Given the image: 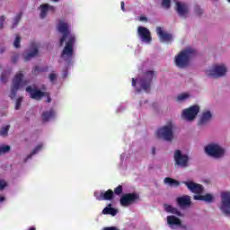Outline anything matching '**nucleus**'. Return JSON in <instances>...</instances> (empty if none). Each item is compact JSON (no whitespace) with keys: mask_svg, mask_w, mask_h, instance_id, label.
<instances>
[{"mask_svg":"<svg viewBox=\"0 0 230 230\" xmlns=\"http://www.w3.org/2000/svg\"><path fill=\"white\" fill-rule=\"evenodd\" d=\"M174 10L181 19H188L190 17V4L176 0Z\"/></svg>","mask_w":230,"mask_h":230,"instance_id":"9b49d317","label":"nucleus"},{"mask_svg":"<svg viewBox=\"0 0 230 230\" xmlns=\"http://www.w3.org/2000/svg\"><path fill=\"white\" fill-rule=\"evenodd\" d=\"M14 48H21V36L16 35L13 41Z\"/></svg>","mask_w":230,"mask_h":230,"instance_id":"e433bc0d","label":"nucleus"},{"mask_svg":"<svg viewBox=\"0 0 230 230\" xmlns=\"http://www.w3.org/2000/svg\"><path fill=\"white\" fill-rule=\"evenodd\" d=\"M194 12L196 15H202V9L200 8V6L196 5L194 7Z\"/></svg>","mask_w":230,"mask_h":230,"instance_id":"a19ab883","label":"nucleus"},{"mask_svg":"<svg viewBox=\"0 0 230 230\" xmlns=\"http://www.w3.org/2000/svg\"><path fill=\"white\" fill-rule=\"evenodd\" d=\"M194 200H202L203 202L211 203L215 200V196L211 193L199 194L193 197Z\"/></svg>","mask_w":230,"mask_h":230,"instance_id":"393cba45","label":"nucleus"},{"mask_svg":"<svg viewBox=\"0 0 230 230\" xmlns=\"http://www.w3.org/2000/svg\"><path fill=\"white\" fill-rule=\"evenodd\" d=\"M40 19H46L49 13H55V6L49 4H41L39 7Z\"/></svg>","mask_w":230,"mask_h":230,"instance_id":"aec40b11","label":"nucleus"},{"mask_svg":"<svg viewBox=\"0 0 230 230\" xmlns=\"http://www.w3.org/2000/svg\"><path fill=\"white\" fill-rule=\"evenodd\" d=\"M177 205L182 209L191 207V196L184 195L176 199Z\"/></svg>","mask_w":230,"mask_h":230,"instance_id":"5701e85b","label":"nucleus"},{"mask_svg":"<svg viewBox=\"0 0 230 230\" xmlns=\"http://www.w3.org/2000/svg\"><path fill=\"white\" fill-rule=\"evenodd\" d=\"M10 130V125L3 126L0 129L1 137H8V131Z\"/></svg>","mask_w":230,"mask_h":230,"instance_id":"2f4dec72","label":"nucleus"},{"mask_svg":"<svg viewBox=\"0 0 230 230\" xmlns=\"http://www.w3.org/2000/svg\"><path fill=\"white\" fill-rule=\"evenodd\" d=\"M228 71L229 68L226 63H216L205 71V75L210 78H222L227 75Z\"/></svg>","mask_w":230,"mask_h":230,"instance_id":"20e7f679","label":"nucleus"},{"mask_svg":"<svg viewBox=\"0 0 230 230\" xmlns=\"http://www.w3.org/2000/svg\"><path fill=\"white\" fill-rule=\"evenodd\" d=\"M191 98V93L186 92L181 93L177 95L176 102H179V103H183V102H188Z\"/></svg>","mask_w":230,"mask_h":230,"instance_id":"c756f323","label":"nucleus"},{"mask_svg":"<svg viewBox=\"0 0 230 230\" xmlns=\"http://www.w3.org/2000/svg\"><path fill=\"white\" fill-rule=\"evenodd\" d=\"M154 76H155V73L152 70L146 72L142 77L133 78L132 79V87L137 91V93H141V91H145L148 93L150 91V86L152 85V80H154Z\"/></svg>","mask_w":230,"mask_h":230,"instance_id":"f03ea898","label":"nucleus"},{"mask_svg":"<svg viewBox=\"0 0 230 230\" xmlns=\"http://www.w3.org/2000/svg\"><path fill=\"white\" fill-rule=\"evenodd\" d=\"M6 19L4 18V16H1L0 18V28H3V25L4 24V21Z\"/></svg>","mask_w":230,"mask_h":230,"instance_id":"79ce46f5","label":"nucleus"},{"mask_svg":"<svg viewBox=\"0 0 230 230\" xmlns=\"http://www.w3.org/2000/svg\"><path fill=\"white\" fill-rule=\"evenodd\" d=\"M49 81L52 83L57 82L58 75L54 72L50 73L49 75Z\"/></svg>","mask_w":230,"mask_h":230,"instance_id":"ea45409f","label":"nucleus"},{"mask_svg":"<svg viewBox=\"0 0 230 230\" xmlns=\"http://www.w3.org/2000/svg\"><path fill=\"white\" fill-rule=\"evenodd\" d=\"M115 195H121L123 193V187L119 185L117 188L114 189Z\"/></svg>","mask_w":230,"mask_h":230,"instance_id":"58836bf2","label":"nucleus"},{"mask_svg":"<svg viewBox=\"0 0 230 230\" xmlns=\"http://www.w3.org/2000/svg\"><path fill=\"white\" fill-rule=\"evenodd\" d=\"M181 183L184 184L187 190L191 193H195L196 195H202V193H204V186L191 180L183 181Z\"/></svg>","mask_w":230,"mask_h":230,"instance_id":"4468645a","label":"nucleus"},{"mask_svg":"<svg viewBox=\"0 0 230 230\" xmlns=\"http://www.w3.org/2000/svg\"><path fill=\"white\" fill-rule=\"evenodd\" d=\"M212 1H218V0H212Z\"/></svg>","mask_w":230,"mask_h":230,"instance_id":"603ef678","label":"nucleus"},{"mask_svg":"<svg viewBox=\"0 0 230 230\" xmlns=\"http://www.w3.org/2000/svg\"><path fill=\"white\" fill-rule=\"evenodd\" d=\"M173 159L174 166L177 168H188L190 166V155L184 151H174Z\"/></svg>","mask_w":230,"mask_h":230,"instance_id":"6e6552de","label":"nucleus"},{"mask_svg":"<svg viewBox=\"0 0 230 230\" xmlns=\"http://www.w3.org/2000/svg\"><path fill=\"white\" fill-rule=\"evenodd\" d=\"M29 230H35V227H31Z\"/></svg>","mask_w":230,"mask_h":230,"instance_id":"3c124183","label":"nucleus"},{"mask_svg":"<svg viewBox=\"0 0 230 230\" xmlns=\"http://www.w3.org/2000/svg\"><path fill=\"white\" fill-rule=\"evenodd\" d=\"M167 226L170 229H181L182 227V220L176 216L171 215L166 217Z\"/></svg>","mask_w":230,"mask_h":230,"instance_id":"6ab92c4d","label":"nucleus"},{"mask_svg":"<svg viewBox=\"0 0 230 230\" xmlns=\"http://www.w3.org/2000/svg\"><path fill=\"white\" fill-rule=\"evenodd\" d=\"M55 118H57V111L53 109L45 111L41 113V120L44 123H48V121H51V119H55Z\"/></svg>","mask_w":230,"mask_h":230,"instance_id":"b1692460","label":"nucleus"},{"mask_svg":"<svg viewBox=\"0 0 230 230\" xmlns=\"http://www.w3.org/2000/svg\"><path fill=\"white\" fill-rule=\"evenodd\" d=\"M66 76H67V71L66 70H63L62 77L66 78Z\"/></svg>","mask_w":230,"mask_h":230,"instance_id":"a18cd8bd","label":"nucleus"},{"mask_svg":"<svg viewBox=\"0 0 230 230\" xmlns=\"http://www.w3.org/2000/svg\"><path fill=\"white\" fill-rule=\"evenodd\" d=\"M140 21H146V17L141 16V17H140Z\"/></svg>","mask_w":230,"mask_h":230,"instance_id":"49530a36","label":"nucleus"},{"mask_svg":"<svg viewBox=\"0 0 230 230\" xmlns=\"http://www.w3.org/2000/svg\"><path fill=\"white\" fill-rule=\"evenodd\" d=\"M124 157H125V155H120L121 161H123Z\"/></svg>","mask_w":230,"mask_h":230,"instance_id":"09e8293b","label":"nucleus"},{"mask_svg":"<svg viewBox=\"0 0 230 230\" xmlns=\"http://www.w3.org/2000/svg\"><path fill=\"white\" fill-rule=\"evenodd\" d=\"M199 112H200V106L192 105L189 108L182 110L181 119H184V121H189L190 123H191V121H195L197 116H199Z\"/></svg>","mask_w":230,"mask_h":230,"instance_id":"9d476101","label":"nucleus"},{"mask_svg":"<svg viewBox=\"0 0 230 230\" xmlns=\"http://www.w3.org/2000/svg\"><path fill=\"white\" fill-rule=\"evenodd\" d=\"M156 33L161 42H164L165 44H170V42L173 40V36L166 32V31H164L163 27H157Z\"/></svg>","mask_w":230,"mask_h":230,"instance_id":"a211bd4d","label":"nucleus"},{"mask_svg":"<svg viewBox=\"0 0 230 230\" xmlns=\"http://www.w3.org/2000/svg\"><path fill=\"white\" fill-rule=\"evenodd\" d=\"M44 150V143H39L38 145H36V146L32 149V151L31 152V154L27 156V160L28 159H31V157H33V155H37V154H39L40 152H42Z\"/></svg>","mask_w":230,"mask_h":230,"instance_id":"c85d7f7f","label":"nucleus"},{"mask_svg":"<svg viewBox=\"0 0 230 230\" xmlns=\"http://www.w3.org/2000/svg\"><path fill=\"white\" fill-rule=\"evenodd\" d=\"M137 200H139V195L128 193L121 196L119 202L122 208H128V206H132Z\"/></svg>","mask_w":230,"mask_h":230,"instance_id":"dca6fc26","label":"nucleus"},{"mask_svg":"<svg viewBox=\"0 0 230 230\" xmlns=\"http://www.w3.org/2000/svg\"><path fill=\"white\" fill-rule=\"evenodd\" d=\"M102 215H111V217H116L118 215V209L112 208V204H109L103 208Z\"/></svg>","mask_w":230,"mask_h":230,"instance_id":"cd10ccee","label":"nucleus"},{"mask_svg":"<svg viewBox=\"0 0 230 230\" xmlns=\"http://www.w3.org/2000/svg\"><path fill=\"white\" fill-rule=\"evenodd\" d=\"M10 76V73L8 72H4L1 75L0 80L1 82H3L4 84H6V82H8V77Z\"/></svg>","mask_w":230,"mask_h":230,"instance_id":"c9c22d12","label":"nucleus"},{"mask_svg":"<svg viewBox=\"0 0 230 230\" xmlns=\"http://www.w3.org/2000/svg\"><path fill=\"white\" fill-rule=\"evenodd\" d=\"M6 188H8V181L4 179H0V191H4Z\"/></svg>","mask_w":230,"mask_h":230,"instance_id":"72a5a7b5","label":"nucleus"},{"mask_svg":"<svg viewBox=\"0 0 230 230\" xmlns=\"http://www.w3.org/2000/svg\"><path fill=\"white\" fill-rule=\"evenodd\" d=\"M21 103H22V97L16 99V102H15V110L16 111H19V109H21Z\"/></svg>","mask_w":230,"mask_h":230,"instance_id":"4c0bfd02","label":"nucleus"},{"mask_svg":"<svg viewBox=\"0 0 230 230\" xmlns=\"http://www.w3.org/2000/svg\"><path fill=\"white\" fill-rule=\"evenodd\" d=\"M39 48H40V43L37 41L31 42L29 50L23 53L24 60L28 62V60H31L33 57H37V55H39Z\"/></svg>","mask_w":230,"mask_h":230,"instance_id":"f3484780","label":"nucleus"},{"mask_svg":"<svg viewBox=\"0 0 230 230\" xmlns=\"http://www.w3.org/2000/svg\"><path fill=\"white\" fill-rule=\"evenodd\" d=\"M57 28L59 33L63 34L62 38L59 40L60 46H62V44H64L66 40H69L70 35H75V33H72L71 31H69L71 26L65 19H60L58 21L57 24Z\"/></svg>","mask_w":230,"mask_h":230,"instance_id":"1a4fd4ad","label":"nucleus"},{"mask_svg":"<svg viewBox=\"0 0 230 230\" xmlns=\"http://www.w3.org/2000/svg\"><path fill=\"white\" fill-rule=\"evenodd\" d=\"M162 6L163 8H165V10H168L172 6V0H162Z\"/></svg>","mask_w":230,"mask_h":230,"instance_id":"f704fd0d","label":"nucleus"},{"mask_svg":"<svg viewBox=\"0 0 230 230\" xmlns=\"http://www.w3.org/2000/svg\"><path fill=\"white\" fill-rule=\"evenodd\" d=\"M21 17H22V13H19L18 14H16L13 22V28H15V26L19 24V21H21Z\"/></svg>","mask_w":230,"mask_h":230,"instance_id":"473e14b6","label":"nucleus"},{"mask_svg":"<svg viewBox=\"0 0 230 230\" xmlns=\"http://www.w3.org/2000/svg\"><path fill=\"white\" fill-rule=\"evenodd\" d=\"M137 35L144 44H150L152 42V33L146 27L139 26L137 31Z\"/></svg>","mask_w":230,"mask_h":230,"instance_id":"2eb2a0df","label":"nucleus"},{"mask_svg":"<svg viewBox=\"0 0 230 230\" xmlns=\"http://www.w3.org/2000/svg\"><path fill=\"white\" fill-rule=\"evenodd\" d=\"M164 183L166 184V186H170V188H178V186H181L179 181L170 177L164 178Z\"/></svg>","mask_w":230,"mask_h":230,"instance_id":"bb28decb","label":"nucleus"},{"mask_svg":"<svg viewBox=\"0 0 230 230\" xmlns=\"http://www.w3.org/2000/svg\"><path fill=\"white\" fill-rule=\"evenodd\" d=\"M96 200H111L114 197V191L112 190H97L94 192Z\"/></svg>","mask_w":230,"mask_h":230,"instance_id":"412c9836","label":"nucleus"},{"mask_svg":"<svg viewBox=\"0 0 230 230\" xmlns=\"http://www.w3.org/2000/svg\"><path fill=\"white\" fill-rule=\"evenodd\" d=\"M37 71H39V67L36 66V67L34 68V73H37Z\"/></svg>","mask_w":230,"mask_h":230,"instance_id":"de8ad7c7","label":"nucleus"},{"mask_svg":"<svg viewBox=\"0 0 230 230\" xmlns=\"http://www.w3.org/2000/svg\"><path fill=\"white\" fill-rule=\"evenodd\" d=\"M228 1V3H230V0H227Z\"/></svg>","mask_w":230,"mask_h":230,"instance_id":"864d4df0","label":"nucleus"},{"mask_svg":"<svg viewBox=\"0 0 230 230\" xmlns=\"http://www.w3.org/2000/svg\"><path fill=\"white\" fill-rule=\"evenodd\" d=\"M3 202H6V197H4V195H0V204H3Z\"/></svg>","mask_w":230,"mask_h":230,"instance_id":"37998d69","label":"nucleus"},{"mask_svg":"<svg viewBox=\"0 0 230 230\" xmlns=\"http://www.w3.org/2000/svg\"><path fill=\"white\" fill-rule=\"evenodd\" d=\"M26 85H28V80L24 78V75L22 74V72H18L13 79V84L9 93V98H11V100H13V98L17 96V91L19 89H22V87H26Z\"/></svg>","mask_w":230,"mask_h":230,"instance_id":"423d86ee","label":"nucleus"},{"mask_svg":"<svg viewBox=\"0 0 230 230\" xmlns=\"http://www.w3.org/2000/svg\"><path fill=\"white\" fill-rule=\"evenodd\" d=\"M120 8H121L122 12H125V2H121Z\"/></svg>","mask_w":230,"mask_h":230,"instance_id":"c03bdc74","label":"nucleus"},{"mask_svg":"<svg viewBox=\"0 0 230 230\" xmlns=\"http://www.w3.org/2000/svg\"><path fill=\"white\" fill-rule=\"evenodd\" d=\"M54 3H58L59 0H52Z\"/></svg>","mask_w":230,"mask_h":230,"instance_id":"8fccbe9b","label":"nucleus"},{"mask_svg":"<svg viewBox=\"0 0 230 230\" xmlns=\"http://www.w3.org/2000/svg\"><path fill=\"white\" fill-rule=\"evenodd\" d=\"M195 55V49L191 47H187L175 55L173 58V63L179 69H186L190 66V60L191 57Z\"/></svg>","mask_w":230,"mask_h":230,"instance_id":"7ed1b4c3","label":"nucleus"},{"mask_svg":"<svg viewBox=\"0 0 230 230\" xmlns=\"http://www.w3.org/2000/svg\"><path fill=\"white\" fill-rule=\"evenodd\" d=\"M220 211L224 213V215H226L227 217H230V191L226 190L221 192V203L219 206Z\"/></svg>","mask_w":230,"mask_h":230,"instance_id":"ddd939ff","label":"nucleus"},{"mask_svg":"<svg viewBox=\"0 0 230 230\" xmlns=\"http://www.w3.org/2000/svg\"><path fill=\"white\" fill-rule=\"evenodd\" d=\"M213 119V111L209 110H205L201 113V116L198 121L199 127H204V125H208V123Z\"/></svg>","mask_w":230,"mask_h":230,"instance_id":"4be33fe9","label":"nucleus"},{"mask_svg":"<svg viewBox=\"0 0 230 230\" xmlns=\"http://www.w3.org/2000/svg\"><path fill=\"white\" fill-rule=\"evenodd\" d=\"M205 154L213 159H222L226 155V149L222 145L212 142L205 146Z\"/></svg>","mask_w":230,"mask_h":230,"instance_id":"0eeeda50","label":"nucleus"},{"mask_svg":"<svg viewBox=\"0 0 230 230\" xmlns=\"http://www.w3.org/2000/svg\"><path fill=\"white\" fill-rule=\"evenodd\" d=\"M164 211H166V213H171L172 215H176L177 217H182V213L180 212L179 208L170 204H164Z\"/></svg>","mask_w":230,"mask_h":230,"instance_id":"a878e982","label":"nucleus"},{"mask_svg":"<svg viewBox=\"0 0 230 230\" xmlns=\"http://www.w3.org/2000/svg\"><path fill=\"white\" fill-rule=\"evenodd\" d=\"M25 90L32 100H42L45 96L48 99V102H49V93L39 90L36 85H29Z\"/></svg>","mask_w":230,"mask_h":230,"instance_id":"f8f14e48","label":"nucleus"},{"mask_svg":"<svg viewBox=\"0 0 230 230\" xmlns=\"http://www.w3.org/2000/svg\"><path fill=\"white\" fill-rule=\"evenodd\" d=\"M175 127V125L173 124V122L169 121L167 122L165 125H164L163 127L159 128L155 133V137H157L158 139H163L164 141H173V128Z\"/></svg>","mask_w":230,"mask_h":230,"instance_id":"39448f33","label":"nucleus"},{"mask_svg":"<svg viewBox=\"0 0 230 230\" xmlns=\"http://www.w3.org/2000/svg\"><path fill=\"white\" fill-rule=\"evenodd\" d=\"M12 150V147L9 145L2 144L0 145V155H4Z\"/></svg>","mask_w":230,"mask_h":230,"instance_id":"7c9ffc66","label":"nucleus"},{"mask_svg":"<svg viewBox=\"0 0 230 230\" xmlns=\"http://www.w3.org/2000/svg\"><path fill=\"white\" fill-rule=\"evenodd\" d=\"M75 42H76V35H70L68 40H66V45L61 52L59 62L65 64L66 67L71 66L73 56L75 55Z\"/></svg>","mask_w":230,"mask_h":230,"instance_id":"f257e3e1","label":"nucleus"}]
</instances>
